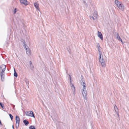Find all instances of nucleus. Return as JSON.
<instances>
[{
    "mask_svg": "<svg viewBox=\"0 0 129 129\" xmlns=\"http://www.w3.org/2000/svg\"><path fill=\"white\" fill-rule=\"evenodd\" d=\"M115 3L120 10L122 11L124 10V6L121 2L117 0H115Z\"/></svg>",
    "mask_w": 129,
    "mask_h": 129,
    "instance_id": "nucleus-1",
    "label": "nucleus"
},
{
    "mask_svg": "<svg viewBox=\"0 0 129 129\" xmlns=\"http://www.w3.org/2000/svg\"><path fill=\"white\" fill-rule=\"evenodd\" d=\"M99 57L100 62H101L102 66L103 67H105V64L103 56L102 57L101 55L100 56L99 55Z\"/></svg>",
    "mask_w": 129,
    "mask_h": 129,
    "instance_id": "nucleus-2",
    "label": "nucleus"
},
{
    "mask_svg": "<svg viewBox=\"0 0 129 129\" xmlns=\"http://www.w3.org/2000/svg\"><path fill=\"white\" fill-rule=\"evenodd\" d=\"M82 90L83 91L82 92V93L83 95L84 99L85 100H86L87 96L86 95V90L85 86H84V87H83Z\"/></svg>",
    "mask_w": 129,
    "mask_h": 129,
    "instance_id": "nucleus-3",
    "label": "nucleus"
},
{
    "mask_svg": "<svg viewBox=\"0 0 129 129\" xmlns=\"http://www.w3.org/2000/svg\"><path fill=\"white\" fill-rule=\"evenodd\" d=\"M26 115L27 116L33 117L34 118L35 117L34 113L32 111L27 112L25 113Z\"/></svg>",
    "mask_w": 129,
    "mask_h": 129,
    "instance_id": "nucleus-4",
    "label": "nucleus"
},
{
    "mask_svg": "<svg viewBox=\"0 0 129 129\" xmlns=\"http://www.w3.org/2000/svg\"><path fill=\"white\" fill-rule=\"evenodd\" d=\"M24 48L25 49L26 51V54L27 55H29L30 54V50L27 45L24 47Z\"/></svg>",
    "mask_w": 129,
    "mask_h": 129,
    "instance_id": "nucleus-5",
    "label": "nucleus"
},
{
    "mask_svg": "<svg viewBox=\"0 0 129 129\" xmlns=\"http://www.w3.org/2000/svg\"><path fill=\"white\" fill-rule=\"evenodd\" d=\"M0 76L1 77V80L2 81H3L5 79V72L1 71L0 72Z\"/></svg>",
    "mask_w": 129,
    "mask_h": 129,
    "instance_id": "nucleus-6",
    "label": "nucleus"
},
{
    "mask_svg": "<svg viewBox=\"0 0 129 129\" xmlns=\"http://www.w3.org/2000/svg\"><path fill=\"white\" fill-rule=\"evenodd\" d=\"M21 4H24L25 5H27L28 4V2L27 0H19Z\"/></svg>",
    "mask_w": 129,
    "mask_h": 129,
    "instance_id": "nucleus-7",
    "label": "nucleus"
},
{
    "mask_svg": "<svg viewBox=\"0 0 129 129\" xmlns=\"http://www.w3.org/2000/svg\"><path fill=\"white\" fill-rule=\"evenodd\" d=\"M98 37H99L101 40H103V35L101 32L99 31H98Z\"/></svg>",
    "mask_w": 129,
    "mask_h": 129,
    "instance_id": "nucleus-8",
    "label": "nucleus"
},
{
    "mask_svg": "<svg viewBox=\"0 0 129 129\" xmlns=\"http://www.w3.org/2000/svg\"><path fill=\"white\" fill-rule=\"evenodd\" d=\"M6 66L4 64L1 65L0 67V69L2 70V71L5 72L6 70Z\"/></svg>",
    "mask_w": 129,
    "mask_h": 129,
    "instance_id": "nucleus-9",
    "label": "nucleus"
},
{
    "mask_svg": "<svg viewBox=\"0 0 129 129\" xmlns=\"http://www.w3.org/2000/svg\"><path fill=\"white\" fill-rule=\"evenodd\" d=\"M71 87L73 94H75V89L74 85L72 84L71 85Z\"/></svg>",
    "mask_w": 129,
    "mask_h": 129,
    "instance_id": "nucleus-10",
    "label": "nucleus"
},
{
    "mask_svg": "<svg viewBox=\"0 0 129 129\" xmlns=\"http://www.w3.org/2000/svg\"><path fill=\"white\" fill-rule=\"evenodd\" d=\"M114 109L115 111L117 113V115L119 116V110L117 107L116 105H115L114 107Z\"/></svg>",
    "mask_w": 129,
    "mask_h": 129,
    "instance_id": "nucleus-11",
    "label": "nucleus"
},
{
    "mask_svg": "<svg viewBox=\"0 0 129 129\" xmlns=\"http://www.w3.org/2000/svg\"><path fill=\"white\" fill-rule=\"evenodd\" d=\"M34 5L35 7L36 8V9L39 11V4L37 3H35L34 4Z\"/></svg>",
    "mask_w": 129,
    "mask_h": 129,
    "instance_id": "nucleus-12",
    "label": "nucleus"
},
{
    "mask_svg": "<svg viewBox=\"0 0 129 129\" xmlns=\"http://www.w3.org/2000/svg\"><path fill=\"white\" fill-rule=\"evenodd\" d=\"M23 123L25 125H27L29 124L28 121H27L26 119H25L23 121Z\"/></svg>",
    "mask_w": 129,
    "mask_h": 129,
    "instance_id": "nucleus-13",
    "label": "nucleus"
},
{
    "mask_svg": "<svg viewBox=\"0 0 129 129\" xmlns=\"http://www.w3.org/2000/svg\"><path fill=\"white\" fill-rule=\"evenodd\" d=\"M29 63L30 69L31 70H33V69L34 68V67L32 63L31 62V61H30L29 62Z\"/></svg>",
    "mask_w": 129,
    "mask_h": 129,
    "instance_id": "nucleus-14",
    "label": "nucleus"
},
{
    "mask_svg": "<svg viewBox=\"0 0 129 129\" xmlns=\"http://www.w3.org/2000/svg\"><path fill=\"white\" fill-rule=\"evenodd\" d=\"M21 41L22 42V43H23V46H24V47H25V46H26L27 45L25 44V41L23 39H22L21 40Z\"/></svg>",
    "mask_w": 129,
    "mask_h": 129,
    "instance_id": "nucleus-15",
    "label": "nucleus"
},
{
    "mask_svg": "<svg viewBox=\"0 0 129 129\" xmlns=\"http://www.w3.org/2000/svg\"><path fill=\"white\" fill-rule=\"evenodd\" d=\"M14 76H15L16 77H17L18 76L17 74V73L16 72L14 68Z\"/></svg>",
    "mask_w": 129,
    "mask_h": 129,
    "instance_id": "nucleus-16",
    "label": "nucleus"
},
{
    "mask_svg": "<svg viewBox=\"0 0 129 129\" xmlns=\"http://www.w3.org/2000/svg\"><path fill=\"white\" fill-rule=\"evenodd\" d=\"M116 38L118 40H120V39H121L120 37V36H119V34L118 33H117V34H116Z\"/></svg>",
    "mask_w": 129,
    "mask_h": 129,
    "instance_id": "nucleus-17",
    "label": "nucleus"
},
{
    "mask_svg": "<svg viewBox=\"0 0 129 129\" xmlns=\"http://www.w3.org/2000/svg\"><path fill=\"white\" fill-rule=\"evenodd\" d=\"M16 121H20V118L19 117L17 116H16Z\"/></svg>",
    "mask_w": 129,
    "mask_h": 129,
    "instance_id": "nucleus-18",
    "label": "nucleus"
},
{
    "mask_svg": "<svg viewBox=\"0 0 129 129\" xmlns=\"http://www.w3.org/2000/svg\"><path fill=\"white\" fill-rule=\"evenodd\" d=\"M98 51H99V55H102V53L101 52V48H98Z\"/></svg>",
    "mask_w": 129,
    "mask_h": 129,
    "instance_id": "nucleus-19",
    "label": "nucleus"
},
{
    "mask_svg": "<svg viewBox=\"0 0 129 129\" xmlns=\"http://www.w3.org/2000/svg\"><path fill=\"white\" fill-rule=\"evenodd\" d=\"M80 82L81 85H82L83 86V87H84V86H85L86 84L84 82H83L81 80L80 81Z\"/></svg>",
    "mask_w": 129,
    "mask_h": 129,
    "instance_id": "nucleus-20",
    "label": "nucleus"
},
{
    "mask_svg": "<svg viewBox=\"0 0 129 129\" xmlns=\"http://www.w3.org/2000/svg\"><path fill=\"white\" fill-rule=\"evenodd\" d=\"M29 128L30 129H36L35 127L33 126H31L29 127Z\"/></svg>",
    "mask_w": 129,
    "mask_h": 129,
    "instance_id": "nucleus-21",
    "label": "nucleus"
},
{
    "mask_svg": "<svg viewBox=\"0 0 129 129\" xmlns=\"http://www.w3.org/2000/svg\"><path fill=\"white\" fill-rule=\"evenodd\" d=\"M9 116L11 120H12L13 118V116L11 114H9Z\"/></svg>",
    "mask_w": 129,
    "mask_h": 129,
    "instance_id": "nucleus-22",
    "label": "nucleus"
},
{
    "mask_svg": "<svg viewBox=\"0 0 129 129\" xmlns=\"http://www.w3.org/2000/svg\"><path fill=\"white\" fill-rule=\"evenodd\" d=\"M17 8H15L14 10V11H13V12H14V14H15L16 12H17Z\"/></svg>",
    "mask_w": 129,
    "mask_h": 129,
    "instance_id": "nucleus-23",
    "label": "nucleus"
},
{
    "mask_svg": "<svg viewBox=\"0 0 129 129\" xmlns=\"http://www.w3.org/2000/svg\"><path fill=\"white\" fill-rule=\"evenodd\" d=\"M0 105L1 106L2 108L3 109H4V105L2 103L1 104V105Z\"/></svg>",
    "mask_w": 129,
    "mask_h": 129,
    "instance_id": "nucleus-24",
    "label": "nucleus"
},
{
    "mask_svg": "<svg viewBox=\"0 0 129 129\" xmlns=\"http://www.w3.org/2000/svg\"><path fill=\"white\" fill-rule=\"evenodd\" d=\"M19 124L16 123V127L17 128H18V127H19Z\"/></svg>",
    "mask_w": 129,
    "mask_h": 129,
    "instance_id": "nucleus-25",
    "label": "nucleus"
},
{
    "mask_svg": "<svg viewBox=\"0 0 129 129\" xmlns=\"http://www.w3.org/2000/svg\"><path fill=\"white\" fill-rule=\"evenodd\" d=\"M90 18L91 19H92L93 20H95V18H94L93 16H90Z\"/></svg>",
    "mask_w": 129,
    "mask_h": 129,
    "instance_id": "nucleus-26",
    "label": "nucleus"
},
{
    "mask_svg": "<svg viewBox=\"0 0 129 129\" xmlns=\"http://www.w3.org/2000/svg\"><path fill=\"white\" fill-rule=\"evenodd\" d=\"M97 47H98V48H101L100 47V45H99V43H98L97 44Z\"/></svg>",
    "mask_w": 129,
    "mask_h": 129,
    "instance_id": "nucleus-27",
    "label": "nucleus"
},
{
    "mask_svg": "<svg viewBox=\"0 0 129 129\" xmlns=\"http://www.w3.org/2000/svg\"><path fill=\"white\" fill-rule=\"evenodd\" d=\"M20 122V121H16V123L17 124H19Z\"/></svg>",
    "mask_w": 129,
    "mask_h": 129,
    "instance_id": "nucleus-28",
    "label": "nucleus"
},
{
    "mask_svg": "<svg viewBox=\"0 0 129 129\" xmlns=\"http://www.w3.org/2000/svg\"><path fill=\"white\" fill-rule=\"evenodd\" d=\"M119 41H120L122 43H123V41L121 38L120 39V40H119Z\"/></svg>",
    "mask_w": 129,
    "mask_h": 129,
    "instance_id": "nucleus-29",
    "label": "nucleus"
},
{
    "mask_svg": "<svg viewBox=\"0 0 129 129\" xmlns=\"http://www.w3.org/2000/svg\"><path fill=\"white\" fill-rule=\"evenodd\" d=\"M11 104V105H12L13 106V107L14 109V107H15V105H13V104Z\"/></svg>",
    "mask_w": 129,
    "mask_h": 129,
    "instance_id": "nucleus-30",
    "label": "nucleus"
},
{
    "mask_svg": "<svg viewBox=\"0 0 129 129\" xmlns=\"http://www.w3.org/2000/svg\"><path fill=\"white\" fill-rule=\"evenodd\" d=\"M95 18L96 19L97 18V14H95Z\"/></svg>",
    "mask_w": 129,
    "mask_h": 129,
    "instance_id": "nucleus-31",
    "label": "nucleus"
},
{
    "mask_svg": "<svg viewBox=\"0 0 129 129\" xmlns=\"http://www.w3.org/2000/svg\"><path fill=\"white\" fill-rule=\"evenodd\" d=\"M83 3H86V2H85V1H83Z\"/></svg>",
    "mask_w": 129,
    "mask_h": 129,
    "instance_id": "nucleus-32",
    "label": "nucleus"
},
{
    "mask_svg": "<svg viewBox=\"0 0 129 129\" xmlns=\"http://www.w3.org/2000/svg\"><path fill=\"white\" fill-rule=\"evenodd\" d=\"M12 128H13V129H14V125H12Z\"/></svg>",
    "mask_w": 129,
    "mask_h": 129,
    "instance_id": "nucleus-33",
    "label": "nucleus"
},
{
    "mask_svg": "<svg viewBox=\"0 0 129 129\" xmlns=\"http://www.w3.org/2000/svg\"><path fill=\"white\" fill-rule=\"evenodd\" d=\"M2 104V103L0 102V105H1V104Z\"/></svg>",
    "mask_w": 129,
    "mask_h": 129,
    "instance_id": "nucleus-34",
    "label": "nucleus"
},
{
    "mask_svg": "<svg viewBox=\"0 0 129 129\" xmlns=\"http://www.w3.org/2000/svg\"><path fill=\"white\" fill-rule=\"evenodd\" d=\"M70 80H71V77H70Z\"/></svg>",
    "mask_w": 129,
    "mask_h": 129,
    "instance_id": "nucleus-35",
    "label": "nucleus"
},
{
    "mask_svg": "<svg viewBox=\"0 0 129 129\" xmlns=\"http://www.w3.org/2000/svg\"><path fill=\"white\" fill-rule=\"evenodd\" d=\"M85 1V0H83V1Z\"/></svg>",
    "mask_w": 129,
    "mask_h": 129,
    "instance_id": "nucleus-36",
    "label": "nucleus"
},
{
    "mask_svg": "<svg viewBox=\"0 0 129 129\" xmlns=\"http://www.w3.org/2000/svg\"><path fill=\"white\" fill-rule=\"evenodd\" d=\"M4 129H6V128H5Z\"/></svg>",
    "mask_w": 129,
    "mask_h": 129,
    "instance_id": "nucleus-37",
    "label": "nucleus"
}]
</instances>
